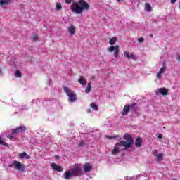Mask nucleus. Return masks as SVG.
Returning a JSON list of instances; mask_svg holds the SVG:
<instances>
[{"mask_svg": "<svg viewBox=\"0 0 180 180\" xmlns=\"http://www.w3.org/2000/svg\"><path fill=\"white\" fill-rule=\"evenodd\" d=\"M70 172H72V176H82V175H84V171L79 165H75L71 168Z\"/></svg>", "mask_w": 180, "mask_h": 180, "instance_id": "7ed1b4c3", "label": "nucleus"}, {"mask_svg": "<svg viewBox=\"0 0 180 180\" xmlns=\"http://www.w3.org/2000/svg\"><path fill=\"white\" fill-rule=\"evenodd\" d=\"M85 92L86 94H89V92H91V83L87 84V87L85 89Z\"/></svg>", "mask_w": 180, "mask_h": 180, "instance_id": "b1692460", "label": "nucleus"}, {"mask_svg": "<svg viewBox=\"0 0 180 180\" xmlns=\"http://www.w3.org/2000/svg\"><path fill=\"white\" fill-rule=\"evenodd\" d=\"M55 157L57 160H60V156H58V155H56Z\"/></svg>", "mask_w": 180, "mask_h": 180, "instance_id": "58836bf2", "label": "nucleus"}, {"mask_svg": "<svg viewBox=\"0 0 180 180\" xmlns=\"http://www.w3.org/2000/svg\"><path fill=\"white\" fill-rule=\"evenodd\" d=\"M149 37H153V34H149Z\"/></svg>", "mask_w": 180, "mask_h": 180, "instance_id": "37998d69", "label": "nucleus"}, {"mask_svg": "<svg viewBox=\"0 0 180 180\" xmlns=\"http://www.w3.org/2000/svg\"><path fill=\"white\" fill-rule=\"evenodd\" d=\"M117 2H120V0H117Z\"/></svg>", "mask_w": 180, "mask_h": 180, "instance_id": "a18cd8bd", "label": "nucleus"}, {"mask_svg": "<svg viewBox=\"0 0 180 180\" xmlns=\"http://www.w3.org/2000/svg\"><path fill=\"white\" fill-rule=\"evenodd\" d=\"M171 4H174L176 2V0H170Z\"/></svg>", "mask_w": 180, "mask_h": 180, "instance_id": "c9c22d12", "label": "nucleus"}, {"mask_svg": "<svg viewBox=\"0 0 180 180\" xmlns=\"http://www.w3.org/2000/svg\"><path fill=\"white\" fill-rule=\"evenodd\" d=\"M134 106H136V103H134L133 105H124L122 112V115H127L130 112V110L134 109Z\"/></svg>", "mask_w": 180, "mask_h": 180, "instance_id": "423d86ee", "label": "nucleus"}, {"mask_svg": "<svg viewBox=\"0 0 180 180\" xmlns=\"http://www.w3.org/2000/svg\"><path fill=\"white\" fill-rule=\"evenodd\" d=\"M138 41H139V43H143V41H144V38L138 39Z\"/></svg>", "mask_w": 180, "mask_h": 180, "instance_id": "7c9ffc66", "label": "nucleus"}, {"mask_svg": "<svg viewBox=\"0 0 180 180\" xmlns=\"http://www.w3.org/2000/svg\"><path fill=\"white\" fill-rule=\"evenodd\" d=\"M107 139H109L110 140H112V139L118 140V141H120V140H122V138H121L120 136H119V135H115V136H107Z\"/></svg>", "mask_w": 180, "mask_h": 180, "instance_id": "dca6fc26", "label": "nucleus"}, {"mask_svg": "<svg viewBox=\"0 0 180 180\" xmlns=\"http://www.w3.org/2000/svg\"><path fill=\"white\" fill-rule=\"evenodd\" d=\"M68 30L71 36H73V34H75V27H74V25L69 27Z\"/></svg>", "mask_w": 180, "mask_h": 180, "instance_id": "f3484780", "label": "nucleus"}, {"mask_svg": "<svg viewBox=\"0 0 180 180\" xmlns=\"http://www.w3.org/2000/svg\"><path fill=\"white\" fill-rule=\"evenodd\" d=\"M71 176H72V172H71L70 169V171H66L64 173L65 179L70 180V179H71Z\"/></svg>", "mask_w": 180, "mask_h": 180, "instance_id": "f8f14e48", "label": "nucleus"}, {"mask_svg": "<svg viewBox=\"0 0 180 180\" xmlns=\"http://www.w3.org/2000/svg\"><path fill=\"white\" fill-rule=\"evenodd\" d=\"M145 11L147 12H151L152 8H151V5L148 3L145 4Z\"/></svg>", "mask_w": 180, "mask_h": 180, "instance_id": "aec40b11", "label": "nucleus"}, {"mask_svg": "<svg viewBox=\"0 0 180 180\" xmlns=\"http://www.w3.org/2000/svg\"><path fill=\"white\" fill-rule=\"evenodd\" d=\"M95 78H96L95 76H92L91 78V81H95Z\"/></svg>", "mask_w": 180, "mask_h": 180, "instance_id": "4c0bfd02", "label": "nucleus"}, {"mask_svg": "<svg viewBox=\"0 0 180 180\" xmlns=\"http://www.w3.org/2000/svg\"><path fill=\"white\" fill-rule=\"evenodd\" d=\"M156 157H157V160L158 161V162H160L161 161V160L162 159L163 155H162V153H160V154L157 155Z\"/></svg>", "mask_w": 180, "mask_h": 180, "instance_id": "393cba45", "label": "nucleus"}, {"mask_svg": "<svg viewBox=\"0 0 180 180\" xmlns=\"http://www.w3.org/2000/svg\"><path fill=\"white\" fill-rule=\"evenodd\" d=\"M84 172H91L92 171V166L89 165V163H86L84 167Z\"/></svg>", "mask_w": 180, "mask_h": 180, "instance_id": "ddd939ff", "label": "nucleus"}, {"mask_svg": "<svg viewBox=\"0 0 180 180\" xmlns=\"http://www.w3.org/2000/svg\"><path fill=\"white\" fill-rule=\"evenodd\" d=\"M51 80H49L48 85H50Z\"/></svg>", "mask_w": 180, "mask_h": 180, "instance_id": "c03bdc74", "label": "nucleus"}, {"mask_svg": "<svg viewBox=\"0 0 180 180\" xmlns=\"http://www.w3.org/2000/svg\"><path fill=\"white\" fill-rule=\"evenodd\" d=\"M78 82L83 86L86 85V82H85V79H84V76H80L79 79H78Z\"/></svg>", "mask_w": 180, "mask_h": 180, "instance_id": "2eb2a0df", "label": "nucleus"}, {"mask_svg": "<svg viewBox=\"0 0 180 180\" xmlns=\"http://www.w3.org/2000/svg\"><path fill=\"white\" fill-rule=\"evenodd\" d=\"M64 91L68 96L69 102H75L77 101V94L70 90L68 87H64Z\"/></svg>", "mask_w": 180, "mask_h": 180, "instance_id": "20e7f679", "label": "nucleus"}, {"mask_svg": "<svg viewBox=\"0 0 180 180\" xmlns=\"http://www.w3.org/2000/svg\"><path fill=\"white\" fill-rule=\"evenodd\" d=\"M8 138H9L10 140H12V139H13V136L10 135V136H8Z\"/></svg>", "mask_w": 180, "mask_h": 180, "instance_id": "ea45409f", "label": "nucleus"}, {"mask_svg": "<svg viewBox=\"0 0 180 180\" xmlns=\"http://www.w3.org/2000/svg\"><path fill=\"white\" fill-rule=\"evenodd\" d=\"M85 146V142L81 141L79 144V147H84Z\"/></svg>", "mask_w": 180, "mask_h": 180, "instance_id": "cd10ccee", "label": "nucleus"}, {"mask_svg": "<svg viewBox=\"0 0 180 180\" xmlns=\"http://www.w3.org/2000/svg\"><path fill=\"white\" fill-rule=\"evenodd\" d=\"M108 51H109V53H113L114 51V57H115L116 58H118L119 53L120 52V50L119 49V45L110 46V47L108 48Z\"/></svg>", "mask_w": 180, "mask_h": 180, "instance_id": "39448f33", "label": "nucleus"}, {"mask_svg": "<svg viewBox=\"0 0 180 180\" xmlns=\"http://www.w3.org/2000/svg\"><path fill=\"white\" fill-rule=\"evenodd\" d=\"M173 180H178V179H173Z\"/></svg>", "mask_w": 180, "mask_h": 180, "instance_id": "49530a36", "label": "nucleus"}, {"mask_svg": "<svg viewBox=\"0 0 180 180\" xmlns=\"http://www.w3.org/2000/svg\"><path fill=\"white\" fill-rule=\"evenodd\" d=\"M158 137L160 139H162V134H158Z\"/></svg>", "mask_w": 180, "mask_h": 180, "instance_id": "e433bc0d", "label": "nucleus"}, {"mask_svg": "<svg viewBox=\"0 0 180 180\" xmlns=\"http://www.w3.org/2000/svg\"><path fill=\"white\" fill-rule=\"evenodd\" d=\"M161 74H162V73H160V72L157 74L158 78H159V79L161 78Z\"/></svg>", "mask_w": 180, "mask_h": 180, "instance_id": "f704fd0d", "label": "nucleus"}, {"mask_svg": "<svg viewBox=\"0 0 180 180\" xmlns=\"http://www.w3.org/2000/svg\"><path fill=\"white\" fill-rule=\"evenodd\" d=\"M116 41H117V38L116 37H112L109 40V44H110V46H114L115 43H116Z\"/></svg>", "mask_w": 180, "mask_h": 180, "instance_id": "412c9836", "label": "nucleus"}, {"mask_svg": "<svg viewBox=\"0 0 180 180\" xmlns=\"http://www.w3.org/2000/svg\"><path fill=\"white\" fill-rule=\"evenodd\" d=\"M124 55L127 58H128V60L131 59V60H134V61L137 60V57L136 56V55H134L133 53H131L129 51H124Z\"/></svg>", "mask_w": 180, "mask_h": 180, "instance_id": "1a4fd4ad", "label": "nucleus"}, {"mask_svg": "<svg viewBox=\"0 0 180 180\" xmlns=\"http://www.w3.org/2000/svg\"><path fill=\"white\" fill-rule=\"evenodd\" d=\"M0 75H2V70L0 69Z\"/></svg>", "mask_w": 180, "mask_h": 180, "instance_id": "79ce46f5", "label": "nucleus"}, {"mask_svg": "<svg viewBox=\"0 0 180 180\" xmlns=\"http://www.w3.org/2000/svg\"><path fill=\"white\" fill-rule=\"evenodd\" d=\"M155 94H160V95L165 96L168 95V89H167L165 87L159 88L155 90Z\"/></svg>", "mask_w": 180, "mask_h": 180, "instance_id": "9d476101", "label": "nucleus"}, {"mask_svg": "<svg viewBox=\"0 0 180 180\" xmlns=\"http://www.w3.org/2000/svg\"><path fill=\"white\" fill-rule=\"evenodd\" d=\"M91 109L87 110V113H91Z\"/></svg>", "mask_w": 180, "mask_h": 180, "instance_id": "a19ab883", "label": "nucleus"}, {"mask_svg": "<svg viewBox=\"0 0 180 180\" xmlns=\"http://www.w3.org/2000/svg\"><path fill=\"white\" fill-rule=\"evenodd\" d=\"M142 144H143V141L141 140V138L140 137L137 138L135 141L136 147H141Z\"/></svg>", "mask_w": 180, "mask_h": 180, "instance_id": "4468645a", "label": "nucleus"}, {"mask_svg": "<svg viewBox=\"0 0 180 180\" xmlns=\"http://www.w3.org/2000/svg\"><path fill=\"white\" fill-rule=\"evenodd\" d=\"M165 70H167V67L164 65L159 70L160 74H164V71H165Z\"/></svg>", "mask_w": 180, "mask_h": 180, "instance_id": "a878e982", "label": "nucleus"}, {"mask_svg": "<svg viewBox=\"0 0 180 180\" xmlns=\"http://www.w3.org/2000/svg\"><path fill=\"white\" fill-rule=\"evenodd\" d=\"M65 4H71V2H72V0H65Z\"/></svg>", "mask_w": 180, "mask_h": 180, "instance_id": "473e14b6", "label": "nucleus"}, {"mask_svg": "<svg viewBox=\"0 0 180 180\" xmlns=\"http://www.w3.org/2000/svg\"><path fill=\"white\" fill-rule=\"evenodd\" d=\"M176 58L177 61H180V55H176Z\"/></svg>", "mask_w": 180, "mask_h": 180, "instance_id": "72a5a7b5", "label": "nucleus"}, {"mask_svg": "<svg viewBox=\"0 0 180 180\" xmlns=\"http://www.w3.org/2000/svg\"><path fill=\"white\" fill-rule=\"evenodd\" d=\"M56 11H61L63 9V6L60 3H56Z\"/></svg>", "mask_w": 180, "mask_h": 180, "instance_id": "5701e85b", "label": "nucleus"}, {"mask_svg": "<svg viewBox=\"0 0 180 180\" xmlns=\"http://www.w3.org/2000/svg\"><path fill=\"white\" fill-rule=\"evenodd\" d=\"M13 167H15V161H13L12 164L8 165L9 168H13Z\"/></svg>", "mask_w": 180, "mask_h": 180, "instance_id": "c85d7f7f", "label": "nucleus"}, {"mask_svg": "<svg viewBox=\"0 0 180 180\" xmlns=\"http://www.w3.org/2000/svg\"><path fill=\"white\" fill-rule=\"evenodd\" d=\"M51 167H53V169L54 171H57L58 172H63V169H62L61 166H58V165H56V163H52L51 165Z\"/></svg>", "mask_w": 180, "mask_h": 180, "instance_id": "9b49d317", "label": "nucleus"}, {"mask_svg": "<svg viewBox=\"0 0 180 180\" xmlns=\"http://www.w3.org/2000/svg\"><path fill=\"white\" fill-rule=\"evenodd\" d=\"M0 144H2L3 146H7V144L5 142L2 141V139H1V138H0Z\"/></svg>", "mask_w": 180, "mask_h": 180, "instance_id": "2f4dec72", "label": "nucleus"}, {"mask_svg": "<svg viewBox=\"0 0 180 180\" xmlns=\"http://www.w3.org/2000/svg\"><path fill=\"white\" fill-rule=\"evenodd\" d=\"M14 164H15V169H17L18 171H21V172H23L25 171V165L21 164L20 162H18L16 160H14Z\"/></svg>", "mask_w": 180, "mask_h": 180, "instance_id": "0eeeda50", "label": "nucleus"}, {"mask_svg": "<svg viewBox=\"0 0 180 180\" xmlns=\"http://www.w3.org/2000/svg\"><path fill=\"white\" fill-rule=\"evenodd\" d=\"M90 106L91 108H93L94 110L98 111V105H96V103H91Z\"/></svg>", "mask_w": 180, "mask_h": 180, "instance_id": "4be33fe9", "label": "nucleus"}, {"mask_svg": "<svg viewBox=\"0 0 180 180\" xmlns=\"http://www.w3.org/2000/svg\"><path fill=\"white\" fill-rule=\"evenodd\" d=\"M9 2H11V0H0V6H6V5H9Z\"/></svg>", "mask_w": 180, "mask_h": 180, "instance_id": "6ab92c4d", "label": "nucleus"}, {"mask_svg": "<svg viewBox=\"0 0 180 180\" xmlns=\"http://www.w3.org/2000/svg\"><path fill=\"white\" fill-rule=\"evenodd\" d=\"M89 4L86 3L85 0H79L78 2H74L71 6V11L77 15H82L84 11H89Z\"/></svg>", "mask_w": 180, "mask_h": 180, "instance_id": "f03ea898", "label": "nucleus"}, {"mask_svg": "<svg viewBox=\"0 0 180 180\" xmlns=\"http://www.w3.org/2000/svg\"><path fill=\"white\" fill-rule=\"evenodd\" d=\"M25 130H26V127L20 126L13 129L11 134H19L20 133H23V131H25Z\"/></svg>", "mask_w": 180, "mask_h": 180, "instance_id": "6e6552de", "label": "nucleus"}, {"mask_svg": "<svg viewBox=\"0 0 180 180\" xmlns=\"http://www.w3.org/2000/svg\"><path fill=\"white\" fill-rule=\"evenodd\" d=\"M37 39H39V37L34 36V37H33L32 40H33V41H37Z\"/></svg>", "mask_w": 180, "mask_h": 180, "instance_id": "c756f323", "label": "nucleus"}, {"mask_svg": "<svg viewBox=\"0 0 180 180\" xmlns=\"http://www.w3.org/2000/svg\"><path fill=\"white\" fill-rule=\"evenodd\" d=\"M15 77H18V78H20L22 77V72L19 70L15 71Z\"/></svg>", "mask_w": 180, "mask_h": 180, "instance_id": "bb28decb", "label": "nucleus"}, {"mask_svg": "<svg viewBox=\"0 0 180 180\" xmlns=\"http://www.w3.org/2000/svg\"><path fill=\"white\" fill-rule=\"evenodd\" d=\"M18 157L19 158H26V160H29V155H27L26 152L19 153Z\"/></svg>", "mask_w": 180, "mask_h": 180, "instance_id": "a211bd4d", "label": "nucleus"}, {"mask_svg": "<svg viewBox=\"0 0 180 180\" xmlns=\"http://www.w3.org/2000/svg\"><path fill=\"white\" fill-rule=\"evenodd\" d=\"M124 139L126 141H121L115 144V148L112 150V154L116 155L119 151H126L129 148H131L133 146V137L129 134L124 135Z\"/></svg>", "mask_w": 180, "mask_h": 180, "instance_id": "f257e3e1", "label": "nucleus"}]
</instances>
